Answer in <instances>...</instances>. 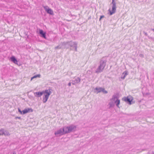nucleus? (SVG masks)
I'll return each mask as SVG.
<instances>
[{"label":"nucleus","mask_w":154,"mask_h":154,"mask_svg":"<svg viewBox=\"0 0 154 154\" xmlns=\"http://www.w3.org/2000/svg\"><path fill=\"white\" fill-rule=\"evenodd\" d=\"M41 76V75L40 74H37L35 75L34 76H33L32 77H31V81H32L33 79L36 78H40Z\"/></svg>","instance_id":"nucleus-20"},{"label":"nucleus","mask_w":154,"mask_h":154,"mask_svg":"<svg viewBox=\"0 0 154 154\" xmlns=\"http://www.w3.org/2000/svg\"><path fill=\"white\" fill-rule=\"evenodd\" d=\"M81 81L80 79L78 77H76L75 78L74 80L72 81V84L73 85H75L80 82Z\"/></svg>","instance_id":"nucleus-11"},{"label":"nucleus","mask_w":154,"mask_h":154,"mask_svg":"<svg viewBox=\"0 0 154 154\" xmlns=\"http://www.w3.org/2000/svg\"><path fill=\"white\" fill-rule=\"evenodd\" d=\"M10 154H16V153L15 152H13L11 153Z\"/></svg>","instance_id":"nucleus-25"},{"label":"nucleus","mask_w":154,"mask_h":154,"mask_svg":"<svg viewBox=\"0 0 154 154\" xmlns=\"http://www.w3.org/2000/svg\"><path fill=\"white\" fill-rule=\"evenodd\" d=\"M128 74V71H124L122 73V75H124V76L123 77H121V78L123 79H124L125 78V77Z\"/></svg>","instance_id":"nucleus-18"},{"label":"nucleus","mask_w":154,"mask_h":154,"mask_svg":"<svg viewBox=\"0 0 154 154\" xmlns=\"http://www.w3.org/2000/svg\"><path fill=\"white\" fill-rule=\"evenodd\" d=\"M94 92L97 94L101 92L104 94H107L108 93L107 91H106L104 88L100 87H96L94 89Z\"/></svg>","instance_id":"nucleus-5"},{"label":"nucleus","mask_w":154,"mask_h":154,"mask_svg":"<svg viewBox=\"0 0 154 154\" xmlns=\"http://www.w3.org/2000/svg\"><path fill=\"white\" fill-rule=\"evenodd\" d=\"M119 108V106L120 104V100L119 99L118 100L116 101L114 103Z\"/></svg>","instance_id":"nucleus-19"},{"label":"nucleus","mask_w":154,"mask_h":154,"mask_svg":"<svg viewBox=\"0 0 154 154\" xmlns=\"http://www.w3.org/2000/svg\"><path fill=\"white\" fill-rule=\"evenodd\" d=\"M108 106H109V108L112 107L114 106V103L111 100V99L110 100V102L109 103Z\"/></svg>","instance_id":"nucleus-16"},{"label":"nucleus","mask_w":154,"mask_h":154,"mask_svg":"<svg viewBox=\"0 0 154 154\" xmlns=\"http://www.w3.org/2000/svg\"><path fill=\"white\" fill-rule=\"evenodd\" d=\"M114 103L119 99V97L116 95H113L111 99Z\"/></svg>","instance_id":"nucleus-14"},{"label":"nucleus","mask_w":154,"mask_h":154,"mask_svg":"<svg viewBox=\"0 0 154 154\" xmlns=\"http://www.w3.org/2000/svg\"><path fill=\"white\" fill-rule=\"evenodd\" d=\"M43 8L45 11L48 14H51V15H53V11L49 8L47 6H44Z\"/></svg>","instance_id":"nucleus-9"},{"label":"nucleus","mask_w":154,"mask_h":154,"mask_svg":"<svg viewBox=\"0 0 154 154\" xmlns=\"http://www.w3.org/2000/svg\"><path fill=\"white\" fill-rule=\"evenodd\" d=\"M3 135L5 136H9L10 135V134L8 131L4 130L3 129Z\"/></svg>","instance_id":"nucleus-17"},{"label":"nucleus","mask_w":154,"mask_h":154,"mask_svg":"<svg viewBox=\"0 0 154 154\" xmlns=\"http://www.w3.org/2000/svg\"><path fill=\"white\" fill-rule=\"evenodd\" d=\"M15 119H21V118H20V117H16L15 118Z\"/></svg>","instance_id":"nucleus-26"},{"label":"nucleus","mask_w":154,"mask_h":154,"mask_svg":"<svg viewBox=\"0 0 154 154\" xmlns=\"http://www.w3.org/2000/svg\"><path fill=\"white\" fill-rule=\"evenodd\" d=\"M43 102L45 103L48 100L50 95L51 94L50 89L46 90L43 91Z\"/></svg>","instance_id":"nucleus-2"},{"label":"nucleus","mask_w":154,"mask_h":154,"mask_svg":"<svg viewBox=\"0 0 154 154\" xmlns=\"http://www.w3.org/2000/svg\"><path fill=\"white\" fill-rule=\"evenodd\" d=\"M112 8H110L108 10L110 15L114 14L116 11V4H112Z\"/></svg>","instance_id":"nucleus-7"},{"label":"nucleus","mask_w":154,"mask_h":154,"mask_svg":"<svg viewBox=\"0 0 154 154\" xmlns=\"http://www.w3.org/2000/svg\"><path fill=\"white\" fill-rule=\"evenodd\" d=\"M145 34H146V35H147L146 33H145Z\"/></svg>","instance_id":"nucleus-29"},{"label":"nucleus","mask_w":154,"mask_h":154,"mask_svg":"<svg viewBox=\"0 0 154 154\" xmlns=\"http://www.w3.org/2000/svg\"><path fill=\"white\" fill-rule=\"evenodd\" d=\"M4 129H0V135H2Z\"/></svg>","instance_id":"nucleus-21"},{"label":"nucleus","mask_w":154,"mask_h":154,"mask_svg":"<svg viewBox=\"0 0 154 154\" xmlns=\"http://www.w3.org/2000/svg\"><path fill=\"white\" fill-rule=\"evenodd\" d=\"M104 17V15H102V16H100V17L99 19V21H100L101 19H102V18H103Z\"/></svg>","instance_id":"nucleus-22"},{"label":"nucleus","mask_w":154,"mask_h":154,"mask_svg":"<svg viewBox=\"0 0 154 154\" xmlns=\"http://www.w3.org/2000/svg\"><path fill=\"white\" fill-rule=\"evenodd\" d=\"M34 96L35 97H40L42 94H43V91L41 92H35L34 94Z\"/></svg>","instance_id":"nucleus-12"},{"label":"nucleus","mask_w":154,"mask_h":154,"mask_svg":"<svg viewBox=\"0 0 154 154\" xmlns=\"http://www.w3.org/2000/svg\"><path fill=\"white\" fill-rule=\"evenodd\" d=\"M106 60H101L100 62V65L96 69L95 72L98 73L102 72L106 66Z\"/></svg>","instance_id":"nucleus-3"},{"label":"nucleus","mask_w":154,"mask_h":154,"mask_svg":"<svg viewBox=\"0 0 154 154\" xmlns=\"http://www.w3.org/2000/svg\"><path fill=\"white\" fill-rule=\"evenodd\" d=\"M61 48V47H60V45H59V46H57L55 48L56 49H60Z\"/></svg>","instance_id":"nucleus-23"},{"label":"nucleus","mask_w":154,"mask_h":154,"mask_svg":"<svg viewBox=\"0 0 154 154\" xmlns=\"http://www.w3.org/2000/svg\"><path fill=\"white\" fill-rule=\"evenodd\" d=\"M65 134L69 133L76 130V126L73 125H71L63 127Z\"/></svg>","instance_id":"nucleus-1"},{"label":"nucleus","mask_w":154,"mask_h":154,"mask_svg":"<svg viewBox=\"0 0 154 154\" xmlns=\"http://www.w3.org/2000/svg\"><path fill=\"white\" fill-rule=\"evenodd\" d=\"M115 0H112V4H116V2H115Z\"/></svg>","instance_id":"nucleus-24"},{"label":"nucleus","mask_w":154,"mask_h":154,"mask_svg":"<svg viewBox=\"0 0 154 154\" xmlns=\"http://www.w3.org/2000/svg\"><path fill=\"white\" fill-rule=\"evenodd\" d=\"M68 85L69 86H70L71 85V83L69 82L68 84Z\"/></svg>","instance_id":"nucleus-27"},{"label":"nucleus","mask_w":154,"mask_h":154,"mask_svg":"<svg viewBox=\"0 0 154 154\" xmlns=\"http://www.w3.org/2000/svg\"><path fill=\"white\" fill-rule=\"evenodd\" d=\"M69 44L71 47L74 48L75 51H77V45L76 42H71L69 43Z\"/></svg>","instance_id":"nucleus-10"},{"label":"nucleus","mask_w":154,"mask_h":154,"mask_svg":"<svg viewBox=\"0 0 154 154\" xmlns=\"http://www.w3.org/2000/svg\"><path fill=\"white\" fill-rule=\"evenodd\" d=\"M39 33L41 34L42 36H41L45 39H46V32H44L43 30L42 29L39 30Z\"/></svg>","instance_id":"nucleus-13"},{"label":"nucleus","mask_w":154,"mask_h":154,"mask_svg":"<svg viewBox=\"0 0 154 154\" xmlns=\"http://www.w3.org/2000/svg\"><path fill=\"white\" fill-rule=\"evenodd\" d=\"M54 134L57 136H60L65 134L63 128H61L55 131Z\"/></svg>","instance_id":"nucleus-8"},{"label":"nucleus","mask_w":154,"mask_h":154,"mask_svg":"<svg viewBox=\"0 0 154 154\" xmlns=\"http://www.w3.org/2000/svg\"><path fill=\"white\" fill-rule=\"evenodd\" d=\"M18 112L21 115H24L29 112H32L33 111V109L31 108H27L24 109L22 111H21L19 108H18Z\"/></svg>","instance_id":"nucleus-4"},{"label":"nucleus","mask_w":154,"mask_h":154,"mask_svg":"<svg viewBox=\"0 0 154 154\" xmlns=\"http://www.w3.org/2000/svg\"><path fill=\"white\" fill-rule=\"evenodd\" d=\"M152 30L154 32V29H152Z\"/></svg>","instance_id":"nucleus-28"},{"label":"nucleus","mask_w":154,"mask_h":154,"mask_svg":"<svg viewBox=\"0 0 154 154\" xmlns=\"http://www.w3.org/2000/svg\"><path fill=\"white\" fill-rule=\"evenodd\" d=\"M122 100L127 103H129V104H131V102L133 100V97L131 96H128L127 97H124L122 98Z\"/></svg>","instance_id":"nucleus-6"},{"label":"nucleus","mask_w":154,"mask_h":154,"mask_svg":"<svg viewBox=\"0 0 154 154\" xmlns=\"http://www.w3.org/2000/svg\"><path fill=\"white\" fill-rule=\"evenodd\" d=\"M10 60L11 61L16 64H17V61L15 57L12 56L10 58Z\"/></svg>","instance_id":"nucleus-15"}]
</instances>
